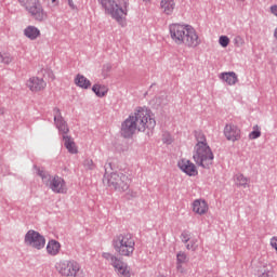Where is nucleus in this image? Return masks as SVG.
Masks as SVG:
<instances>
[{
  "mask_svg": "<svg viewBox=\"0 0 277 277\" xmlns=\"http://www.w3.org/2000/svg\"><path fill=\"white\" fill-rule=\"evenodd\" d=\"M17 3H19L21 8H24L35 21L42 23V21L47 18V12H44L40 0H17Z\"/></svg>",
  "mask_w": 277,
  "mask_h": 277,
  "instance_id": "obj_7",
  "label": "nucleus"
},
{
  "mask_svg": "<svg viewBox=\"0 0 277 277\" xmlns=\"http://www.w3.org/2000/svg\"><path fill=\"white\" fill-rule=\"evenodd\" d=\"M219 43L221 44V47L226 48L230 43V39H228L227 36H221L219 39Z\"/></svg>",
  "mask_w": 277,
  "mask_h": 277,
  "instance_id": "obj_32",
  "label": "nucleus"
},
{
  "mask_svg": "<svg viewBox=\"0 0 277 277\" xmlns=\"http://www.w3.org/2000/svg\"><path fill=\"white\" fill-rule=\"evenodd\" d=\"M223 133L227 142H239L241 140V129L233 123L225 124Z\"/></svg>",
  "mask_w": 277,
  "mask_h": 277,
  "instance_id": "obj_12",
  "label": "nucleus"
},
{
  "mask_svg": "<svg viewBox=\"0 0 277 277\" xmlns=\"http://www.w3.org/2000/svg\"><path fill=\"white\" fill-rule=\"evenodd\" d=\"M271 246H272V248L277 250V237H273L271 239Z\"/></svg>",
  "mask_w": 277,
  "mask_h": 277,
  "instance_id": "obj_35",
  "label": "nucleus"
},
{
  "mask_svg": "<svg viewBox=\"0 0 277 277\" xmlns=\"http://www.w3.org/2000/svg\"><path fill=\"white\" fill-rule=\"evenodd\" d=\"M124 198L127 200H133V198H137V192H135V190H128L127 194L124 195Z\"/></svg>",
  "mask_w": 277,
  "mask_h": 277,
  "instance_id": "obj_33",
  "label": "nucleus"
},
{
  "mask_svg": "<svg viewBox=\"0 0 277 277\" xmlns=\"http://www.w3.org/2000/svg\"><path fill=\"white\" fill-rule=\"evenodd\" d=\"M56 129H58L60 133H63V135H67L69 133L70 129H68V123H66V120H64V117H60L57 120H54Z\"/></svg>",
  "mask_w": 277,
  "mask_h": 277,
  "instance_id": "obj_22",
  "label": "nucleus"
},
{
  "mask_svg": "<svg viewBox=\"0 0 277 277\" xmlns=\"http://www.w3.org/2000/svg\"><path fill=\"white\" fill-rule=\"evenodd\" d=\"M157 127V121L155 120V115L147 107H137L134 114L130 115L121 123V135L126 140H130L135 135L136 131H153Z\"/></svg>",
  "mask_w": 277,
  "mask_h": 277,
  "instance_id": "obj_1",
  "label": "nucleus"
},
{
  "mask_svg": "<svg viewBox=\"0 0 277 277\" xmlns=\"http://www.w3.org/2000/svg\"><path fill=\"white\" fill-rule=\"evenodd\" d=\"M97 3L104 10L105 14H109L118 23L129 12V0H97Z\"/></svg>",
  "mask_w": 277,
  "mask_h": 277,
  "instance_id": "obj_4",
  "label": "nucleus"
},
{
  "mask_svg": "<svg viewBox=\"0 0 277 277\" xmlns=\"http://www.w3.org/2000/svg\"><path fill=\"white\" fill-rule=\"evenodd\" d=\"M193 211L194 213H197L198 215H205L207 211H209V205H207V201L202 199H196L193 202Z\"/></svg>",
  "mask_w": 277,
  "mask_h": 277,
  "instance_id": "obj_16",
  "label": "nucleus"
},
{
  "mask_svg": "<svg viewBox=\"0 0 277 277\" xmlns=\"http://www.w3.org/2000/svg\"><path fill=\"white\" fill-rule=\"evenodd\" d=\"M24 36H40V29L36 26H28L24 29Z\"/></svg>",
  "mask_w": 277,
  "mask_h": 277,
  "instance_id": "obj_25",
  "label": "nucleus"
},
{
  "mask_svg": "<svg viewBox=\"0 0 277 277\" xmlns=\"http://www.w3.org/2000/svg\"><path fill=\"white\" fill-rule=\"evenodd\" d=\"M186 249L196 252L198 250V239H192L189 243L186 245Z\"/></svg>",
  "mask_w": 277,
  "mask_h": 277,
  "instance_id": "obj_29",
  "label": "nucleus"
},
{
  "mask_svg": "<svg viewBox=\"0 0 277 277\" xmlns=\"http://www.w3.org/2000/svg\"><path fill=\"white\" fill-rule=\"evenodd\" d=\"M83 168H85V170H94L96 168V164H94V161L90 158H87L83 161Z\"/></svg>",
  "mask_w": 277,
  "mask_h": 277,
  "instance_id": "obj_28",
  "label": "nucleus"
},
{
  "mask_svg": "<svg viewBox=\"0 0 277 277\" xmlns=\"http://www.w3.org/2000/svg\"><path fill=\"white\" fill-rule=\"evenodd\" d=\"M53 114H54V120L62 118V110H60V108L55 107L53 109Z\"/></svg>",
  "mask_w": 277,
  "mask_h": 277,
  "instance_id": "obj_34",
  "label": "nucleus"
},
{
  "mask_svg": "<svg viewBox=\"0 0 277 277\" xmlns=\"http://www.w3.org/2000/svg\"><path fill=\"white\" fill-rule=\"evenodd\" d=\"M177 168H180L184 174H187V176H198V169L196 168V164H194V162L190 160H179Z\"/></svg>",
  "mask_w": 277,
  "mask_h": 277,
  "instance_id": "obj_14",
  "label": "nucleus"
},
{
  "mask_svg": "<svg viewBox=\"0 0 277 277\" xmlns=\"http://www.w3.org/2000/svg\"><path fill=\"white\" fill-rule=\"evenodd\" d=\"M63 140L64 146L65 148H67L68 153H70L71 155H77V145L75 144V141H72V137L68 135H63Z\"/></svg>",
  "mask_w": 277,
  "mask_h": 277,
  "instance_id": "obj_21",
  "label": "nucleus"
},
{
  "mask_svg": "<svg viewBox=\"0 0 277 277\" xmlns=\"http://www.w3.org/2000/svg\"><path fill=\"white\" fill-rule=\"evenodd\" d=\"M4 113H5V109L0 108V116H3Z\"/></svg>",
  "mask_w": 277,
  "mask_h": 277,
  "instance_id": "obj_42",
  "label": "nucleus"
},
{
  "mask_svg": "<svg viewBox=\"0 0 277 277\" xmlns=\"http://www.w3.org/2000/svg\"><path fill=\"white\" fill-rule=\"evenodd\" d=\"M28 38L30 39V40H36V38H38L37 36H28Z\"/></svg>",
  "mask_w": 277,
  "mask_h": 277,
  "instance_id": "obj_41",
  "label": "nucleus"
},
{
  "mask_svg": "<svg viewBox=\"0 0 277 277\" xmlns=\"http://www.w3.org/2000/svg\"><path fill=\"white\" fill-rule=\"evenodd\" d=\"M219 77L222 81H225L227 85H235L237 81H239L235 71L222 72Z\"/></svg>",
  "mask_w": 277,
  "mask_h": 277,
  "instance_id": "obj_19",
  "label": "nucleus"
},
{
  "mask_svg": "<svg viewBox=\"0 0 277 277\" xmlns=\"http://www.w3.org/2000/svg\"><path fill=\"white\" fill-rule=\"evenodd\" d=\"M113 248L119 256H133L135 252V238L131 233H121L113 238Z\"/></svg>",
  "mask_w": 277,
  "mask_h": 277,
  "instance_id": "obj_3",
  "label": "nucleus"
},
{
  "mask_svg": "<svg viewBox=\"0 0 277 277\" xmlns=\"http://www.w3.org/2000/svg\"><path fill=\"white\" fill-rule=\"evenodd\" d=\"M111 70V65L106 64L103 66V72H109Z\"/></svg>",
  "mask_w": 277,
  "mask_h": 277,
  "instance_id": "obj_37",
  "label": "nucleus"
},
{
  "mask_svg": "<svg viewBox=\"0 0 277 277\" xmlns=\"http://www.w3.org/2000/svg\"><path fill=\"white\" fill-rule=\"evenodd\" d=\"M235 179L238 187H248V183H250V180L241 173L236 174Z\"/></svg>",
  "mask_w": 277,
  "mask_h": 277,
  "instance_id": "obj_23",
  "label": "nucleus"
},
{
  "mask_svg": "<svg viewBox=\"0 0 277 277\" xmlns=\"http://www.w3.org/2000/svg\"><path fill=\"white\" fill-rule=\"evenodd\" d=\"M170 36H196V28L189 24L169 25Z\"/></svg>",
  "mask_w": 277,
  "mask_h": 277,
  "instance_id": "obj_11",
  "label": "nucleus"
},
{
  "mask_svg": "<svg viewBox=\"0 0 277 277\" xmlns=\"http://www.w3.org/2000/svg\"><path fill=\"white\" fill-rule=\"evenodd\" d=\"M176 263H187V254L183 251L179 252L176 254Z\"/></svg>",
  "mask_w": 277,
  "mask_h": 277,
  "instance_id": "obj_31",
  "label": "nucleus"
},
{
  "mask_svg": "<svg viewBox=\"0 0 277 277\" xmlns=\"http://www.w3.org/2000/svg\"><path fill=\"white\" fill-rule=\"evenodd\" d=\"M194 136L197 143L194 146L193 159L199 168L209 170L213 166V159L215 157L209 143H207V135H205L203 131L197 130L194 132Z\"/></svg>",
  "mask_w": 277,
  "mask_h": 277,
  "instance_id": "obj_2",
  "label": "nucleus"
},
{
  "mask_svg": "<svg viewBox=\"0 0 277 277\" xmlns=\"http://www.w3.org/2000/svg\"><path fill=\"white\" fill-rule=\"evenodd\" d=\"M175 44H185L186 47L195 48L200 44L198 36H171Z\"/></svg>",
  "mask_w": 277,
  "mask_h": 277,
  "instance_id": "obj_13",
  "label": "nucleus"
},
{
  "mask_svg": "<svg viewBox=\"0 0 277 277\" xmlns=\"http://www.w3.org/2000/svg\"><path fill=\"white\" fill-rule=\"evenodd\" d=\"M164 142H166L167 144H172V141H171V140H168V138H167V140L164 138Z\"/></svg>",
  "mask_w": 277,
  "mask_h": 277,
  "instance_id": "obj_43",
  "label": "nucleus"
},
{
  "mask_svg": "<svg viewBox=\"0 0 277 277\" xmlns=\"http://www.w3.org/2000/svg\"><path fill=\"white\" fill-rule=\"evenodd\" d=\"M274 36H277V26H276V29H275Z\"/></svg>",
  "mask_w": 277,
  "mask_h": 277,
  "instance_id": "obj_45",
  "label": "nucleus"
},
{
  "mask_svg": "<svg viewBox=\"0 0 277 277\" xmlns=\"http://www.w3.org/2000/svg\"><path fill=\"white\" fill-rule=\"evenodd\" d=\"M180 239L183 243H188L189 239H192V234L188 230L182 232Z\"/></svg>",
  "mask_w": 277,
  "mask_h": 277,
  "instance_id": "obj_30",
  "label": "nucleus"
},
{
  "mask_svg": "<svg viewBox=\"0 0 277 277\" xmlns=\"http://www.w3.org/2000/svg\"><path fill=\"white\" fill-rule=\"evenodd\" d=\"M26 85L30 92H42L47 88V81L39 77H31L27 80Z\"/></svg>",
  "mask_w": 277,
  "mask_h": 277,
  "instance_id": "obj_15",
  "label": "nucleus"
},
{
  "mask_svg": "<svg viewBox=\"0 0 277 277\" xmlns=\"http://www.w3.org/2000/svg\"><path fill=\"white\" fill-rule=\"evenodd\" d=\"M176 269H177V272H180V274H183V272H184L183 263L176 262Z\"/></svg>",
  "mask_w": 277,
  "mask_h": 277,
  "instance_id": "obj_36",
  "label": "nucleus"
},
{
  "mask_svg": "<svg viewBox=\"0 0 277 277\" xmlns=\"http://www.w3.org/2000/svg\"><path fill=\"white\" fill-rule=\"evenodd\" d=\"M55 267L63 277H77L81 271V265L75 260H62L56 263Z\"/></svg>",
  "mask_w": 277,
  "mask_h": 277,
  "instance_id": "obj_9",
  "label": "nucleus"
},
{
  "mask_svg": "<svg viewBox=\"0 0 277 277\" xmlns=\"http://www.w3.org/2000/svg\"><path fill=\"white\" fill-rule=\"evenodd\" d=\"M68 5L71 10H77V5H75V1L68 0Z\"/></svg>",
  "mask_w": 277,
  "mask_h": 277,
  "instance_id": "obj_38",
  "label": "nucleus"
},
{
  "mask_svg": "<svg viewBox=\"0 0 277 277\" xmlns=\"http://www.w3.org/2000/svg\"><path fill=\"white\" fill-rule=\"evenodd\" d=\"M74 81L77 88H81V90H90V88L92 87V82L90 81V79L85 78V76L81 74H78L75 77Z\"/></svg>",
  "mask_w": 277,
  "mask_h": 277,
  "instance_id": "obj_18",
  "label": "nucleus"
},
{
  "mask_svg": "<svg viewBox=\"0 0 277 277\" xmlns=\"http://www.w3.org/2000/svg\"><path fill=\"white\" fill-rule=\"evenodd\" d=\"M102 256L114 267L119 277H131V268L122 259L109 252L102 253Z\"/></svg>",
  "mask_w": 277,
  "mask_h": 277,
  "instance_id": "obj_8",
  "label": "nucleus"
},
{
  "mask_svg": "<svg viewBox=\"0 0 277 277\" xmlns=\"http://www.w3.org/2000/svg\"><path fill=\"white\" fill-rule=\"evenodd\" d=\"M60 250H62V245L60 241L55 239L49 240L47 245V253L50 256H57V254H60Z\"/></svg>",
  "mask_w": 277,
  "mask_h": 277,
  "instance_id": "obj_17",
  "label": "nucleus"
},
{
  "mask_svg": "<svg viewBox=\"0 0 277 277\" xmlns=\"http://www.w3.org/2000/svg\"><path fill=\"white\" fill-rule=\"evenodd\" d=\"M261 137V128L256 124L253 127V131L249 133V140H259Z\"/></svg>",
  "mask_w": 277,
  "mask_h": 277,
  "instance_id": "obj_26",
  "label": "nucleus"
},
{
  "mask_svg": "<svg viewBox=\"0 0 277 277\" xmlns=\"http://www.w3.org/2000/svg\"><path fill=\"white\" fill-rule=\"evenodd\" d=\"M12 55L10 53H0V63L1 64H12Z\"/></svg>",
  "mask_w": 277,
  "mask_h": 277,
  "instance_id": "obj_27",
  "label": "nucleus"
},
{
  "mask_svg": "<svg viewBox=\"0 0 277 277\" xmlns=\"http://www.w3.org/2000/svg\"><path fill=\"white\" fill-rule=\"evenodd\" d=\"M92 92H94V94H96L98 98H103V96L107 94V90L105 89V87H102L100 84H94L92 87Z\"/></svg>",
  "mask_w": 277,
  "mask_h": 277,
  "instance_id": "obj_24",
  "label": "nucleus"
},
{
  "mask_svg": "<svg viewBox=\"0 0 277 277\" xmlns=\"http://www.w3.org/2000/svg\"><path fill=\"white\" fill-rule=\"evenodd\" d=\"M176 6V3H174V0H161L160 8L163 10V13L170 16L172 12H174V8Z\"/></svg>",
  "mask_w": 277,
  "mask_h": 277,
  "instance_id": "obj_20",
  "label": "nucleus"
},
{
  "mask_svg": "<svg viewBox=\"0 0 277 277\" xmlns=\"http://www.w3.org/2000/svg\"><path fill=\"white\" fill-rule=\"evenodd\" d=\"M35 169L37 170V174L38 176H40L42 183H44L47 187H50L54 192V194H66L68 188H66V181H64L63 177L58 175H55L53 177L44 169H40L39 167L36 166Z\"/></svg>",
  "mask_w": 277,
  "mask_h": 277,
  "instance_id": "obj_6",
  "label": "nucleus"
},
{
  "mask_svg": "<svg viewBox=\"0 0 277 277\" xmlns=\"http://www.w3.org/2000/svg\"><path fill=\"white\" fill-rule=\"evenodd\" d=\"M104 168L105 174L103 183H107L108 187H113L115 192H128L129 187H131V179H129V175L118 172L107 174V168H111V163H106Z\"/></svg>",
  "mask_w": 277,
  "mask_h": 277,
  "instance_id": "obj_5",
  "label": "nucleus"
},
{
  "mask_svg": "<svg viewBox=\"0 0 277 277\" xmlns=\"http://www.w3.org/2000/svg\"><path fill=\"white\" fill-rule=\"evenodd\" d=\"M236 44H243V40H241V37H236L235 39Z\"/></svg>",
  "mask_w": 277,
  "mask_h": 277,
  "instance_id": "obj_39",
  "label": "nucleus"
},
{
  "mask_svg": "<svg viewBox=\"0 0 277 277\" xmlns=\"http://www.w3.org/2000/svg\"><path fill=\"white\" fill-rule=\"evenodd\" d=\"M54 5H57V0H51Z\"/></svg>",
  "mask_w": 277,
  "mask_h": 277,
  "instance_id": "obj_44",
  "label": "nucleus"
},
{
  "mask_svg": "<svg viewBox=\"0 0 277 277\" xmlns=\"http://www.w3.org/2000/svg\"><path fill=\"white\" fill-rule=\"evenodd\" d=\"M24 243L35 250H42L47 246V238L39 232L29 229L24 237Z\"/></svg>",
  "mask_w": 277,
  "mask_h": 277,
  "instance_id": "obj_10",
  "label": "nucleus"
},
{
  "mask_svg": "<svg viewBox=\"0 0 277 277\" xmlns=\"http://www.w3.org/2000/svg\"><path fill=\"white\" fill-rule=\"evenodd\" d=\"M271 12H272V14H274L275 16H277V5H273V6L271 8Z\"/></svg>",
  "mask_w": 277,
  "mask_h": 277,
  "instance_id": "obj_40",
  "label": "nucleus"
}]
</instances>
